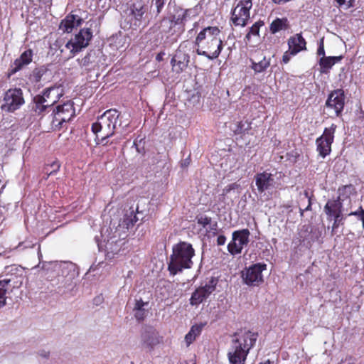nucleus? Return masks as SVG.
Wrapping results in <instances>:
<instances>
[{"instance_id":"nucleus-53","label":"nucleus","mask_w":364,"mask_h":364,"mask_svg":"<svg viewBox=\"0 0 364 364\" xmlns=\"http://www.w3.org/2000/svg\"><path fill=\"white\" fill-rule=\"evenodd\" d=\"M190 157H188L186 158V159H184L182 162H181V166L182 167H186L189 165L190 164Z\"/></svg>"},{"instance_id":"nucleus-6","label":"nucleus","mask_w":364,"mask_h":364,"mask_svg":"<svg viewBox=\"0 0 364 364\" xmlns=\"http://www.w3.org/2000/svg\"><path fill=\"white\" fill-rule=\"evenodd\" d=\"M92 38V31L90 28H84L80 30L74 38L69 40L65 48L69 50L68 58L74 57L77 53L82 51L90 43Z\"/></svg>"},{"instance_id":"nucleus-7","label":"nucleus","mask_w":364,"mask_h":364,"mask_svg":"<svg viewBox=\"0 0 364 364\" xmlns=\"http://www.w3.org/2000/svg\"><path fill=\"white\" fill-rule=\"evenodd\" d=\"M52 127L55 129H60L64 123H68L75 116L74 103L69 100L63 105H58L53 112Z\"/></svg>"},{"instance_id":"nucleus-38","label":"nucleus","mask_w":364,"mask_h":364,"mask_svg":"<svg viewBox=\"0 0 364 364\" xmlns=\"http://www.w3.org/2000/svg\"><path fill=\"white\" fill-rule=\"evenodd\" d=\"M144 139H136L134 141V146H135L136 151L139 154H144Z\"/></svg>"},{"instance_id":"nucleus-58","label":"nucleus","mask_w":364,"mask_h":364,"mask_svg":"<svg viewBox=\"0 0 364 364\" xmlns=\"http://www.w3.org/2000/svg\"><path fill=\"white\" fill-rule=\"evenodd\" d=\"M95 239H96V241H97V245H98L99 250H100L102 249V245H101V244H100V243L98 242V240H97V237H95Z\"/></svg>"},{"instance_id":"nucleus-44","label":"nucleus","mask_w":364,"mask_h":364,"mask_svg":"<svg viewBox=\"0 0 364 364\" xmlns=\"http://www.w3.org/2000/svg\"><path fill=\"white\" fill-rule=\"evenodd\" d=\"M355 358L351 355H346L339 364H355Z\"/></svg>"},{"instance_id":"nucleus-27","label":"nucleus","mask_w":364,"mask_h":364,"mask_svg":"<svg viewBox=\"0 0 364 364\" xmlns=\"http://www.w3.org/2000/svg\"><path fill=\"white\" fill-rule=\"evenodd\" d=\"M100 117L105 120L109 126L114 129H116V124L119 117V113L117 109H111L105 112Z\"/></svg>"},{"instance_id":"nucleus-15","label":"nucleus","mask_w":364,"mask_h":364,"mask_svg":"<svg viewBox=\"0 0 364 364\" xmlns=\"http://www.w3.org/2000/svg\"><path fill=\"white\" fill-rule=\"evenodd\" d=\"M218 283V279L211 277L204 285L198 288L191 295L190 304L192 306H197L205 301L215 290Z\"/></svg>"},{"instance_id":"nucleus-2","label":"nucleus","mask_w":364,"mask_h":364,"mask_svg":"<svg viewBox=\"0 0 364 364\" xmlns=\"http://www.w3.org/2000/svg\"><path fill=\"white\" fill-rule=\"evenodd\" d=\"M257 334L250 331L235 333L228 353L230 364H245L250 350L255 346Z\"/></svg>"},{"instance_id":"nucleus-34","label":"nucleus","mask_w":364,"mask_h":364,"mask_svg":"<svg viewBox=\"0 0 364 364\" xmlns=\"http://www.w3.org/2000/svg\"><path fill=\"white\" fill-rule=\"evenodd\" d=\"M261 24L259 22H256L253 24L250 28L249 32L247 33L245 36V39L250 41L252 36H259V27Z\"/></svg>"},{"instance_id":"nucleus-42","label":"nucleus","mask_w":364,"mask_h":364,"mask_svg":"<svg viewBox=\"0 0 364 364\" xmlns=\"http://www.w3.org/2000/svg\"><path fill=\"white\" fill-rule=\"evenodd\" d=\"M340 6H343L345 9H348L353 6V4L355 0H336Z\"/></svg>"},{"instance_id":"nucleus-10","label":"nucleus","mask_w":364,"mask_h":364,"mask_svg":"<svg viewBox=\"0 0 364 364\" xmlns=\"http://www.w3.org/2000/svg\"><path fill=\"white\" fill-rule=\"evenodd\" d=\"M336 127V124H332L329 127L325 128L323 134L316 140V151L322 158L331 154Z\"/></svg>"},{"instance_id":"nucleus-51","label":"nucleus","mask_w":364,"mask_h":364,"mask_svg":"<svg viewBox=\"0 0 364 364\" xmlns=\"http://www.w3.org/2000/svg\"><path fill=\"white\" fill-rule=\"evenodd\" d=\"M38 354L42 358H48L50 355V352L46 350H40Z\"/></svg>"},{"instance_id":"nucleus-21","label":"nucleus","mask_w":364,"mask_h":364,"mask_svg":"<svg viewBox=\"0 0 364 364\" xmlns=\"http://www.w3.org/2000/svg\"><path fill=\"white\" fill-rule=\"evenodd\" d=\"M189 60V55L178 49L172 58L171 64L176 73H181L187 68Z\"/></svg>"},{"instance_id":"nucleus-31","label":"nucleus","mask_w":364,"mask_h":364,"mask_svg":"<svg viewBox=\"0 0 364 364\" xmlns=\"http://www.w3.org/2000/svg\"><path fill=\"white\" fill-rule=\"evenodd\" d=\"M203 325H194L185 336V342L187 346H190L196 338L200 334Z\"/></svg>"},{"instance_id":"nucleus-48","label":"nucleus","mask_w":364,"mask_h":364,"mask_svg":"<svg viewBox=\"0 0 364 364\" xmlns=\"http://www.w3.org/2000/svg\"><path fill=\"white\" fill-rule=\"evenodd\" d=\"M304 197L305 198H307L308 199V205L307 207L304 209L305 211H309V210H311V197L309 195V193L306 191L304 192Z\"/></svg>"},{"instance_id":"nucleus-23","label":"nucleus","mask_w":364,"mask_h":364,"mask_svg":"<svg viewBox=\"0 0 364 364\" xmlns=\"http://www.w3.org/2000/svg\"><path fill=\"white\" fill-rule=\"evenodd\" d=\"M306 42L301 33L290 37L288 40L289 50L292 55H296L298 53L306 50Z\"/></svg>"},{"instance_id":"nucleus-40","label":"nucleus","mask_w":364,"mask_h":364,"mask_svg":"<svg viewBox=\"0 0 364 364\" xmlns=\"http://www.w3.org/2000/svg\"><path fill=\"white\" fill-rule=\"evenodd\" d=\"M211 218L207 216H201L198 218V223L203 228H207L208 223H210Z\"/></svg>"},{"instance_id":"nucleus-28","label":"nucleus","mask_w":364,"mask_h":364,"mask_svg":"<svg viewBox=\"0 0 364 364\" xmlns=\"http://www.w3.org/2000/svg\"><path fill=\"white\" fill-rule=\"evenodd\" d=\"M250 68L255 71V73H261L266 70L270 65V58H267L265 56L258 62L250 59Z\"/></svg>"},{"instance_id":"nucleus-59","label":"nucleus","mask_w":364,"mask_h":364,"mask_svg":"<svg viewBox=\"0 0 364 364\" xmlns=\"http://www.w3.org/2000/svg\"><path fill=\"white\" fill-rule=\"evenodd\" d=\"M259 364H271V362L268 360H267V361H266V362H264V363H259Z\"/></svg>"},{"instance_id":"nucleus-18","label":"nucleus","mask_w":364,"mask_h":364,"mask_svg":"<svg viewBox=\"0 0 364 364\" xmlns=\"http://www.w3.org/2000/svg\"><path fill=\"white\" fill-rule=\"evenodd\" d=\"M33 52L31 49H27L23 51L11 65L9 74L14 75L29 65L33 60Z\"/></svg>"},{"instance_id":"nucleus-54","label":"nucleus","mask_w":364,"mask_h":364,"mask_svg":"<svg viewBox=\"0 0 364 364\" xmlns=\"http://www.w3.org/2000/svg\"><path fill=\"white\" fill-rule=\"evenodd\" d=\"M112 242H110L109 240L106 242L105 247V249L106 250H109L112 249Z\"/></svg>"},{"instance_id":"nucleus-32","label":"nucleus","mask_w":364,"mask_h":364,"mask_svg":"<svg viewBox=\"0 0 364 364\" xmlns=\"http://www.w3.org/2000/svg\"><path fill=\"white\" fill-rule=\"evenodd\" d=\"M288 28V21L287 18H276L270 24L269 30L274 34L282 30H286Z\"/></svg>"},{"instance_id":"nucleus-45","label":"nucleus","mask_w":364,"mask_h":364,"mask_svg":"<svg viewBox=\"0 0 364 364\" xmlns=\"http://www.w3.org/2000/svg\"><path fill=\"white\" fill-rule=\"evenodd\" d=\"M90 57H91V55L90 53H87L84 58H82L80 60V65L82 67L87 66L91 63Z\"/></svg>"},{"instance_id":"nucleus-8","label":"nucleus","mask_w":364,"mask_h":364,"mask_svg":"<svg viewBox=\"0 0 364 364\" xmlns=\"http://www.w3.org/2000/svg\"><path fill=\"white\" fill-rule=\"evenodd\" d=\"M55 90L53 87L47 88L42 95L35 96L30 105L31 110L38 115L43 114L58 101V95L55 97L51 98V94Z\"/></svg>"},{"instance_id":"nucleus-47","label":"nucleus","mask_w":364,"mask_h":364,"mask_svg":"<svg viewBox=\"0 0 364 364\" xmlns=\"http://www.w3.org/2000/svg\"><path fill=\"white\" fill-rule=\"evenodd\" d=\"M291 55H293L291 53L289 50L285 52L282 56V62L285 64L288 63L291 59Z\"/></svg>"},{"instance_id":"nucleus-13","label":"nucleus","mask_w":364,"mask_h":364,"mask_svg":"<svg viewBox=\"0 0 364 364\" xmlns=\"http://www.w3.org/2000/svg\"><path fill=\"white\" fill-rule=\"evenodd\" d=\"M250 235L248 229L234 231L232 235V240L228 245V252L232 255L240 254L242 249L249 243Z\"/></svg>"},{"instance_id":"nucleus-46","label":"nucleus","mask_w":364,"mask_h":364,"mask_svg":"<svg viewBox=\"0 0 364 364\" xmlns=\"http://www.w3.org/2000/svg\"><path fill=\"white\" fill-rule=\"evenodd\" d=\"M317 54L318 55H321L322 57L325 56V50H324V45H323V40L321 39L319 43V46L317 50Z\"/></svg>"},{"instance_id":"nucleus-43","label":"nucleus","mask_w":364,"mask_h":364,"mask_svg":"<svg viewBox=\"0 0 364 364\" xmlns=\"http://www.w3.org/2000/svg\"><path fill=\"white\" fill-rule=\"evenodd\" d=\"M240 186L236 183L229 184L223 189V194H228L231 191L238 189Z\"/></svg>"},{"instance_id":"nucleus-61","label":"nucleus","mask_w":364,"mask_h":364,"mask_svg":"<svg viewBox=\"0 0 364 364\" xmlns=\"http://www.w3.org/2000/svg\"><path fill=\"white\" fill-rule=\"evenodd\" d=\"M131 364H134V363H133V362H132V363H131Z\"/></svg>"},{"instance_id":"nucleus-19","label":"nucleus","mask_w":364,"mask_h":364,"mask_svg":"<svg viewBox=\"0 0 364 364\" xmlns=\"http://www.w3.org/2000/svg\"><path fill=\"white\" fill-rule=\"evenodd\" d=\"M323 211L328 220H331L333 218H341L343 203L341 197L338 196L336 199L328 200L323 208Z\"/></svg>"},{"instance_id":"nucleus-30","label":"nucleus","mask_w":364,"mask_h":364,"mask_svg":"<svg viewBox=\"0 0 364 364\" xmlns=\"http://www.w3.org/2000/svg\"><path fill=\"white\" fill-rule=\"evenodd\" d=\"M146 12V9L142 2L134 3L131 6V14L134 18L140 21Z\"/></svg>"},{"instance_id":"nucleus-24","label":"nucleus","mask_w":364,"mask_h":364,"mask_svg":"<svg viewBox=\"0 0 364 364\" xmlns=\"http://www.w3.org/2000/svg\"><path fill=\"white\" fill-rule=\"evenodd\" d=\"M82 19L77 15L73 14H68L62 20L59 28L65 33H71L74 28L79 26Z\"/></svg>"},{"instance_id":"nucleus-41","label":"nucleus","mask_w":364,"mask_h":364,"mask_svg":"<svg viewBox=\"0 0 364 364\" xmlns=\"http://www.w3.org/2000/svg\"><path fill=\"white\" fill-rule=\"evenodd\" d=\"M218 225L217 222H212V220H210V223H208L206 230L209 232H212L213 235L217 234Z\"/></svg>"},{"instance_id":"nucleus-17","label":"nucleus","mask_w":364,"mask_h":364,"mask_svg":"<svg viewBox=\"0 0 364 364\" xmlns=\"http://www.w3.org/2000/svg\"><path fill=\"white\" fill-rule=\"evenodd\" d=\"M92 131L97 138L100 137V143L103 145H107V139L114 134V129L102 117H99L97 121L92 124Z\"/></svg>"},{"instance_id":"nucleus-55","label":"nucleus","mask_w":364,"mask_h":364,"mask_svg":"<svg viewBox=\"0 0 364 364\" xmlns=\"http://www.w3.org/2000/svg\"><path fill=\"white\" fill-rule=\"evenodd\" d=\"M304 209L299 208L300 215L301 217L304 216Z\"/></svg>"},{"instance_id":"nucleus-56","label":"nucleus","mask_w":364,"mask_h":364,"mask_svg":"<svg viewBox=\"0 0 364 364\" xmlns=\"http://www.w3.org/2000/svg\"><path fill=\"white\" fill-rule=\"evenodd\" d=\"M38 258L41 259V257H42V254L41 252L40 246H38Z\"/></svg>"},{"instance_id":"nucleus-22","label":"nucleus","mask_w":364,"mask_h":364,"mask_svg":"<svg viewBox=\"0 0 364 364\" xmlns=\"http://www.w3.org/2000/svg\"><path fill=\"white\" fill-rule=\"evenodd\" d=\"M57 265L66 284H69L77 276V272L73 263L63 262Z\"/></svg>"},{"instance_id":"nucleus-12","label":"nucleus","mask_w":364,"mask_h":364,"mask_svg":"<svg viewBox=\"0 0 364 364\" xmlns=\"http://www.w3.org/2000/svg\"><path fill=\"white\" fill-rule=\"evenodd\" d=\"M252 0H240L232 11L231 20L235 26H245L250 18Z\"/></svg>"},{"instance_id":"nucleus-50","label":"nucleus","mask_w":364,"mask_h":364,"mask_svg":"<svg viewBox=\"0 0 364 364\" xmlns=\"http://www.w3.org/2000/svg\"><path fill=\"white\" fill-rule=\"evenodd\" d=\"M333 218L334 220V222H333V224L332 226V229L334 230V229L338 228V227L339 226L340 222L343 220V215L341 216V218Z\"/></svg>"},{"instance_id":"nucleus-37","label":"nucleus","mask_w":364,"mask_h":364,"mask_svg":"<svg viewBox=\"0 0 364 364\" xmlns=\"http://www.w3.org/2000/svg\"><path fill=\"white\" fill-rule=\"evenodd\" d=\"M349 216L354 215L358 218V220L362 221V227L364 229V210L360 206L356 211L351 212L348 214Z\"/></svg>"},{"instance_id":"nucleus-1","label":"nucleus","mask_w":364,"mask_h":364,"mask_svg":"<svg viewBox=\"0 0 364 364\" xmlns=\"http://www.w3.org/2000/svg\"><path fill=\"white\" fill-rule=\"evenodd\" d=\"M220 34V30L218 26H208L202 29L195 39L196 53L209 60L217 58L223 48Z\"/></svg>"},{"instance_id":"nucleus-29","label":"nucleus","mask_w":364,"mask_h":364,"mask_svg":"<svg viewBox=\"0 0 364 364\" xmlns=\"http://www.w3.org/2000/svg\"><path fill=\"white\" fill-rule=\"evenodd\" d=\"M48 70L44 66L36 68L29 75V80L33 83H38L44 80V75Z\"/></svg>"},{"instance_id":"nucleus-39","label":"nucleus","mask_w":364,"mask_h":364,"mask_svg":"<svg viewBox=\"0 0 364 364\" xmlns=\"http://www.w3.org/2000/svg\"><path fill=\"white\" fill-rule=\"evenodd\" d=\"M166 2V0H152V4L156 8L157 14H160Z\"/></svg>"},{"instance_id":"nucleus-49","label":"nucleus","mask_w":364,"mask_h":364,"mask_svg":"<svg viewBox=\"0 0 364 364\" xmlns=\"http://www.w3.org/2000/svg\"><path fill=\"white\" fill-rule=\"evenodd\" d=\"M226 242V237L225 235H219L217 238V245L220 246V245H224Z\"/></svg>"},{"instance_id":"nucleus-5","label":"nucleus","mask_w":364,"mask_h":364,"mask_svg":"<svg viewBox=\"0 0 364 364\" xmlns=\"http://www.w3.org/2000/svg\"><path fill=\"white\" fill-rule=\"evenodd\" d=\"M257 192L255 194L262 201L269 200L277 188L275 176L267 171L257 173L254 177Z\"/></svg>"},{"instance_id":"nucleus-26","label":"nucleus","mask_w":364,"mask_h":364,"mask_svg":"<svg viewBox=\"0 0 364 364\" xmlns=\"http://www.w3.org/2000/svg\"><path fill=\"white\" fill-rule=\"evenodd\" d=\"M342 59V56L321 57L319 60L320 72L321 73H329L331 68Z\"/></svg>"},{"instance_id":"nucleus-16","label":"nucleus","mask_w":364,"mask_h":364,"mask_svg":"<svg viewBox=\"0 0 364 364\" xmlns=\"http://www.w3.org/2000/svg\"><path fill=\"white\" fill-rule=\"evenodd\" d=\"M199 13L200 7L198 6L187 9H180L177 11V14L173 16V20L165 18L162 21L161 23L162 25L167 24L169 27L172 26L173 21L175 24L184 25L186 22L198 16Z\"/></svg>"},{"instance_id":"nucleus-52","label":"nucleus","mask_w":364,"mask_h":364,"mask_svg":"<svg viewBox=\"0 0 364 364\" xmlns=\"http://www.w3.org/2000/svg\"><path fill=\"white\" fill-rule=\"evenodd\" d=\"M23 246V248H28V247H33V244H30V243H28L26 242H22V243H20L19 245H18V247H21Z\"/></svg>"},{"instance_id":"nucleus-35","label":"nucleus","mask_w":364,"mask_h":364,"mask_svg":"<svg viewBox=\"0 0 364 364\" xmlns=\"http://www.w3.org/2000/svg\"><path fill=\"white\" fill-rule=\"evenodd\" d=\"M250 128V124L247 122H240L235 130V134H243Z\"/></svg>"},{"instance_id":"nucleus-11","label":"nucleus","mask_w":364,"mask_h":364,"mask_svg":"<svg viewBox=\"0 0 364 364\" xmlns=\"http://www.w3.org/2000/svg\"><path fill=\"white\" fill-rule=\"evenodd\" d=\"M267 264L257 263L246 268L242 272L245 284L248 286H259L263 282L262 272L266 270Z\"/></svg>"},{"instance_id":"nucleus-57","label":"nucleus","mask_w":364,"mask_h":364,"mask_svg":"<svg viewBox=\"0 0 364 364\" xmlns=\"http://www.w3.org/2000/svg\"><path fill=\"white\" fill-rule=\"evenodd\" d=\"M181 364H195V363L193 360H191V363L184 361V362H181Z\"/></svg>"},{"instance_id":"nucleus-60","label":"nucleus","mask_w":364,"mask_h":364,"mask_svg":"<svg viewBox=\"0 0 364 364\" xmlns=\"http://www.w3.org/2000/svg\"><path fill=\"white\" fill-rule=\"evenodd\" d=\"M197 25H198V23H196H196H194V27L197 26Z\"/></svg>"},{"instance_id":"nucleus-3","label":"nucleus","mask_w":364,"mask_h":364,"mask_svg":"<svg viewBox=\"0 0 364 364\" xmlns=\"http://www.w3.org/2000/svg\"><path fill=\"white\" fill-rule=\"evenodd\" d=\"M195 250L191 244L187 242H179L172 247L168 264V270L171 275H176L185 269H191L193 264L192 258Z\"/></svg>"},{"instance_id":"nucleus-9","label":"nucleus","mask_w":364,"mask_h":364,"mask_svg":"<svg viewBox=\"0 0 364 364\" xmlns=\"http://www.w3.org/2000/svg\"><path fill=\"white\" fill-rule=\"evenodd\" d=\"M24 102L21 89H9L4 94L1 108L3 111L13 112L18 109Z\"/></svg>"},{"instance_id":"nucleus-25","label":"nucleus","mask_w":364,"mask_h":364,"mask_svg":"<svg viewBox=\"0 0 364 364\" xmlns=\"http://www.w3.org/2000/svg\"><path fill=\"white\" fill-rule=\"evenodd\" d=\"M148 306L149 302H145L141 299H136L133 311L137 321H141L146 318L148 314Z\"/></svg>"},{"instance_id":"nucleus-36","label":"nucleus","mask_w":364,"mask_h":364,"mask_svg":"<svg viewBox=\"0 0 364 364\" xmlns=\"http://www.w3.org/2000/svg\"><path fill=\"white\" fill-rule=\"evenodd\" d=\"M126 217L127 218L124 219V223L127 228H129L130 226H133L138 220V218H136L134 212H131L130 215H126Z\"/></svg>"},{"instance_id":"nucleus-33","label":"nucleus","mask_w":364,"mask_h":364,"mask_svg":"<svg viewBox=\"0 0 364 364\" xmlns=\"http://www.w3.org/2000/svg\"><path fill=\"white\" fill-rule=\"evenodd\" d=\"M60 168V164L58 161H53L50 165H47L44 168V173L46 176L44 177L47 179L50 176L55 174Z\"/></svg>"},{"instance_id":"nucleus-14","label":"nucleus","mask_w":364,"mask_h":364,"mask_svg":"<svg viewBox=\"0 0 364 364\" xmlns=\"http://www.w3.org/2000/svg\"><path fill=\"white\" fill-rule=\"evenodd\" d=\"M345 94L342 89L332 91L326 101V109L336 117L341 116L345 105Z\"/></svg>"},{"instance_id":"nucleus-20","label":"nucleus","mask_w":364,"mask_h":364,"mask_svg":"<svg viewBox=\"0 0 364 364\" xmlns=\"http://www.w3.org/2000/svg\"><path fill=\"white\" fill-rule=\"evenodd\" d=\"M161 341L162 338L159 333L152 328L146 329L141 334L142 346L146 348L152 349L159 344Z\"/></svg>"},{"instance_id":"nucleus-4","label":"nucleus","mask_w":364,"mask_h":364,"mask_svg":"<svg viewBox=\"0 0 364 364\" xmlns=\"http://www.w3.org/2000/svg\"><path fill=\"white\" fill-rule=\"evenodd\" d=\"M6 269L8 273L0 278V309L6 304L7 294L23 284L21 269L13 265Z\"/></svg>"}]
</instances>
